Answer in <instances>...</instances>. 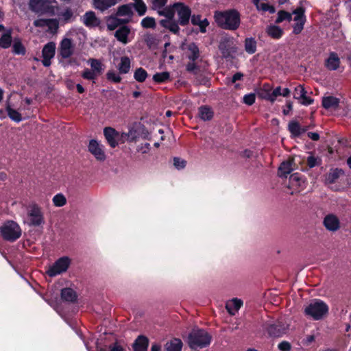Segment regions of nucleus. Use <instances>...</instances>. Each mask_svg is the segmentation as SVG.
Segmentation results:
<instances>
[{
  "instance_id": "nucleus-57",
  "label": "nucleus",
  "mask_w": 351,
  "mask_h": 351,
  "mask_svg": "<svg viewBox=\"0 0 351 351\" xmlns=\"http://www.w3.org/2000/svg\"><path fill=\"white\" fill-rule=\"evenodd\" d=\"M13 46V52L18 55H24L25 53L26 49L25 48V45H12Z\"/></svg>"
},
{
  "instance_id": "nucleus-28",
  "label": "nucleus",
  "mask_w": 351,
  "mask_h": 351,
  "mask_svg": "<svg viewBox=\"0 0 351 351\" xmlns=\"http://www.w3.org/2000/svg\"><path fill=\"white\" fill-rule=\"evenodd\" d=\"M191 23L194 25L199 27L201 32L204 33L209 23L206 19H202L200 15H193L191 16Z\"/></svg>"
},
{
  "instance_id": "nucleus-53",
  "label": "nucleus",
  "mask_w": 351,
  "mask_h": 351,
  "mask_svg": "<svg viewBox=\"0 0 351 351\" xmlns=\"http://www.w3.org/2000/svg\"><path fill=\"white\" fill-rule=\"evenodd\" d=\"M12 41V40L10 31H8L4 33L0 38V44H11Z\"/></svg>"
},
{
  "instance_id": "nucleus-59",
  "label": "nucleus",
  "mask_w": 351,
  "mask_h": 351,
  "mask_svg": "<svg viewBox=\"0 0 351 351\" xmlns=\"http://www.w3.org/2000/svg\"><path fill=\"white\" fill-rule=\"evenodd\" d=\"M263 11H269L270 13H274L275 12V9L273 6H271L267 3H259V9Z\"/></svg>"
},
{
  "instance_id": "nucleus-61",
  "label": "nucleus",
  "mask_w": 351,
  "mask_h": 351,
  "mask_svg": "<svg viewBox=\"0 0 351 351\" xmlns=\"http://www.w3.org/2000/svg\"><path fill=\"white\" fill-rule=\"evenodd\" d=\"M109 351H124V349L116 341L109 346Z\"/></svg>"
},
{
  "instance_id": "nucleus-23",
  "label": "nucleus",
  "mask_w": 351,
  "mask_h": 351,
  "mask_svg": "<svg viewBox=\"0 0 351 351\" xmlns=\"http://www.w3.org/2000/svg\"><path fill=\"white\" fill-rule=\"evenodd\" d=\"M293 162L291 160L283 161L278 167V175L280 178H287L293 171L292 165Z\"/></svg>"
},
{
  "instance_id": "nucleus-54",
  "label": "nucleus",
  "mask_w": 351,
  "mask_h": 351,
  "mask_svg": "<svg viewBox=\"0 0 351 351\" xmlns=\"http://www.w3.org/2000/svg\"><path fill=\"white\" fill-rule=\"evenodd\" d=\"M186 70L189 73H196L199 70V66L195 62L190 61L186 65Z\"/></svg>"
},
{
  "instance_id": "nucleus-31",
  "label": "nucleus",
  "mask_w": 351,
  "mask_h": 351,
  "mask_svg": "<svg viewBox=\"0 0 351 351\" xmlns=\"http://www.w3.org/2000/svg\"><path fill=\"white\" fill-rule=\"evenodd\" d=\"M183 343L180 339H173L167 342L165 346V351H182Z\"/></svg>"
},
{
  "instance_id": "nucleus-22",
  "label": "nucleus",
  "mask_w": 351,
  "mask_h": 351,
  "mask_svg": "<svg viewBox=\"0 0 351 351\" xmlns=\"http://www.w3.org/2000/svg\"><path fill=\"white\" fill-rule=\"evenodd\" d=\"M120 0H93V7L100 11H104L116 5Z\"/></svg>"
},
{
  "instance_id": "nucleus-46",
  "label": "nucleus",
  "mask_w": 351,
  "mask_h": 351,
  "mask_svg": "<svg viewBox=\"0 0 351 351\" xmlns=\"http://www.w3.org/2000/svg\"><path fill=\"white\" fill-rule=\"evenodd\" d=\"M53 203L56 206L61 207L66 204V199L62 193H58L53 197Z\"/></svg>"
},
{
  "instance_id": "nucleus-51",
  "label": "nucleus",
  "mask_w": 351,
  "mask_h": 351,
  "mask_svg": "<svg viewBox=\"0 0 351 351\" xmlns=\"http://www.w3.org/2000/svg\"><path fill=\"white\" fill-rule=\"evenodd\" d=\"M186 161L178 157H174L173 165L178 169H184L186 167Z\"/></svg>"
},
{
  "instance_id": "nucleus-52",
  "label": "nucleus",
  "mask_w": 351,
  "mask_h": 351,
  "mask_svg": "<svg viewBox=\"0 0 351 351\" xmlns=\"http://www.w3.org/2000/svg\"><path fill=\"white\" fill-rule=\"evenodd\" d=\"M255 99L256 95L254 93H249L243 97V102L248 106L252 105L255 102Z\"/></svg>"
},
{
  "instance_id": "nucleus-63",
  "label": "nucleus",
  "mask_w": 351,
  "mask_h": 351,
  "mask_svg": "<svg viewBox=\"0 0 351 351\" xmlns=\"http://www.w3.org/2000/svg\"><path fill=\"white\" fill-rule=\"evenodd\" d=\"M243 77V74L242 73L237 72L235 74H234L233 76L232 77L231 82L235 83L237 81L242 80Z\"/></svg>"
},
{
  "instance_id": "nucleus-41",
  "label": "nucleus",
  "mask_w": 351,
  "mask_h": 351,
  "mask_svg": "<svg viewBox=\"0 0 351 351\" xmlns=\"http://www.w3.org/2000/svg\"><path fill=\"white\" fill-rule=\"evenodd\" d=\"M74 45H61L60 54L62 58H69L73 53Z\"/></svg>"
},
{
  "instance_id": "nucleus-33",
  "label": "nucleus",
  "mask_w": 351,
  "mask_h": 351,
  "mask_svg": "<svg viewBox=\"0 0 351 351\" xmlns=\"http://www.w3.org/2000/svg\"><path fill=\"white\" fill-rule=\"evenodd\" d=\"M130 29L128 27L123 26L115 32L114 36L119 42L126 43L128 42V36L130 34Z\"/></svg>"
},
{
  "instance_id": "nucleus-32",
  "label": "nucleus",
  "mask_w": 351,
  "mask_h": 351,
  "mask_svg": "<svg viewBox=\"0 0 351 351\" xmlns=\"http://www.w3.org/2000/svg\"><path fill=\"white\" fill-rule=\"evenodd\" d=\"M117 14V16H125V19H123L122 21L124 23H127L130 21L132 16V8L128 5H121L119 8Z\"/></svg>"
},
{
  "instance_id": "nucleus-17",
  "label": "nucleus",
  "mask_w": 351,
  "mask_h": 351,
  "mask_svg": "<svg viewBox=\"0 0 351 351\" xmlns=\"http://www.w3.org/2000/svg\"><path fill=\"white\" fill-rule=\"evenodd\" d=\"M104 134L111 147L114 148L118 145L116 138L119 136V133L115 129L111 127H106L104 130Z\"/></svg>"
},
{
  "instance_id": "nucleus-1",
  "label": "nucleus",
  "mask_w": 351,
  "mask_h": 351,
  "mask_svg": "<svg viewBox=\"0 0 351 351\" xmlns=\"http://www.w3.org/2000/svg\"><path fill=\"white\" fill-rule=\"evenodd\" d=\"M214 19L217 25L225 29L235 30L240 25V15L236 10L217 11Z\"/></svg>"
},
{
  "instance_id": "nucleus-58",
  "label": "nucleus",
  "mask_w": 351,
  "mask_h": 351,
  "mask_svg": "<svg viewBox=\"0 0 351 351\" xmlns=\"http://www.w3.org/2000/svg\"><path fill=\"white\" fill-rule=\"evenodd\" d=\"M315 340V337L313 335H307L302 341L303 346H308Z\"/></svg>"
},
{
  "instance_id": "nucleus-26",
  "label": "nucleus",
  "mask_w": 351,
  "mask_h": 351,
  "mask_svg": "<svg viewBox=\"0 0 351 351\" xmlns=\"http://www.w3.org/2000/svg\"><path fill=\"white\" fill-rule=\"evenodd\" d=\"M160 24L162 27L168 29L170 32L173 34H178L180 31V27L178 26V21L176 22L174 19H161L160 21Z\"/></svg>"
},
{
  "instance_id": "nucleus-43",
  "label": "nucleus",
  "mask_w": 351,
  "mask_h": 351,
  "mask_svg": "<svg viewBox=\"0 0 351 351\" xmlns=\"http://www.w3.org/2000/svg\"><path fill=\"white\" fill-rule=\"evenodd\" d=\"M133 5L139 15L142 16L145 14L147 7L142 0H136Z\"/></svg>"
},
{
  "instance_id": "nucleus-14",
  "label": "nucleus",
  "mask_w": 351,
  "mask_h": 351,
  "mask_svg": "<svg viewBox=\"0 0 351 351\" xmlns=\"http://www.w3.org/2000/svg\"><path fill=\"white\" fill-rule=\"evenodd\" d=\"M56 53V45H44L42 51V63L45 67L51 64V60L53 58Z\"/></svg>"
},
{
  "instance_id": "nucleus-36",
  "label": "nucleus",
  "mask_w": 351,
  "mask_h": 351,
  "mask_svg": "<svg viewBox=\"0 0 351 351\" xmlns=\"http://www.w3.org/2000/svg\"><path fill=\"white\" fill-rule=\"evenodd\" d=\"M170 80V73L167 71L156 73L153 75V80L156 84L165 83Z\"/></svg>"
},
{
  "instance_id": "nucleus-62",
  "label": "nucleus",
  "mask_w": 351,
  "mask_h": 351,
  "mask_svg": "<svg viewBox=\"0 0 351 351\" xmlns=\"http://www.w3.org/2000/svg\"><path fill=\"white\" fill-rule=\"evenodd\" d=\"M293 109V103L291 101H287L286 104V108L283 109L282 113L285 115L289 114L290 111Z\"/></svg>"
},
{
  "instance_id": "nucleus-10",
  "label": "nucleus",
  "mask_w": 351,
  "mask_h": 351,
  "mask_svg": "<svg viewBox=\"0 0 351 351\" xmlns=\"http://www.w3.org/2000/svg\"><path fill=\"white\" fill-rule=\"evenodd\" d=\"M293 14L295 15L293 25V32L295 34H300L304 28V25L306 21L304 16V9L300 7L293 11Z\"/></svg>"
},
{
  "instance_id": "nucleus-5",
  "label": "nucleus",
  "mask_w": 351,
  "mask_h": 351,
  "mask_svg": "<svg viewBox=\"0 0 351 351\" xmlns=\"http://www.w3.org/2000/svg\"><path fill=\"white\" fill-rule=\"evenodd\" d=\"M28 218L29 226L38 227L45 223L44 215L41 208L36 204H33L29 206Z\"/></svg>"
},
{
  "instance_id": "nucleus-20",
  "label": "nucleus",
  "mask_w": 351,
  "mask_h": 351,
  "mask_svg": "<svg viewBox=\"0 0 351 351\" xmlns=\"http://www.w3.org/2000/svg\"><path fill=\"white\" fill-rule=\"evenodd\" d=\"M149 339L143 335L137 337L132 344L134 351H147L149 346Z\"/></svg>"
},
{
  "instance_id": "nucleus-16",
  "label": "nucleus",
  "mask_w": 351,
  "mask_h": 351,
  "mask_svg": "<svg viewBox=\"0 0 351 351\" xmlns=\"http://www.w3.org/2000/svg\"><path fill=\"white\" fill-rule=\"evenodd\" d=\"M185 51V56L190 61L195 62L199 58V50L197 45H181Z\"/></svg>"
},
{
  "instance_id": "nucleus-39",
  "label": "nucleus",
  "mask_w": 351,
  "mask_h": 351,
  "mask_svg": "<svg viewBox=\"0 0 351 351\" xmlns=\"http://www.w3.org/2000/svg\"><path fill=\"white\" fill-rule=\"evenodd\" d=\"M147 72L142 67L137 68L134 73V78L138 82H143L147 77Z\"/></svg>"
},
{
  "instance_id": "nucleus-45",
  "label": "nucleus",
  "mask_w": 351,
  "mask_h": 351,
  "mask_svg": "<svg viewBox=\"0 0 351 351\" xmlns=\"http://www.w3.org/2000/svg\"><path fill=\"white\" fill-rule=\"evenodd\" d=\"M90 66L93 71H94L97 75H99L101 73L103 70L101 62L97 59H91Z\"/></svg>"
},
{
  "instance_id": "nucleus-27",
  "label": "nucleus",
  "mask_w": 351,
  "mask_h": 351,
  "mask_svg": "<svg viewBox=\"0 0 351 351\" xmlns=\"http://www.w3.org/2000/svg\"><path fill=\"white\" fill-rule=\"evenodd\" d=\"M60 295L62 300L66 302H75L77 298L76 292L71 288L62 289Z\"/></svg>"
},
{
  "instance_id": "nucleus-25",
  "label": "nucleus",
  "mask_w": 351,
  "mask_h": 351,
  "mask_svg": "<svg viewBox=\"0 0 351 351\" xmlns=\"http://www.w3.org/2000/svg\"><path fill=\"white\" fill-rule=\"evenodd\" d=\"M198 115L204 121H210L213 118L214 112L209 106L204 105L199 107Z\"/></svg>"
},
{
  "instance_id": "nucleus-48",
  "label": "nucleus",
  "mask_w": 351,
  "mask_h": 351,
  "mask_svg": "<svg viewBox=\"0 0 351 351\" xmlns=\"http://www.w3.org/2000/svg\"><path fill=\"white\" fill-rule=\"evenodd\" d=\"M81 75L84 79L88 80H95L97 76V73L89 69H85Z\"/></svg>"
},
{
  "instance_id": "nucleus-60",
  "label": "nucleus",
  "mask_w": 351,
  "mask_h": 351,
  "mask_svg": "<svg viewBox=\"0 0 351 351\" xmlns=\"http://www.w3.org/2000/svg\"><path fill=\"white\" fill-rule=\"evenodd\" d=\"M300 99L302 100L300 104L304 106H309L314 102V99L311 97H307L306 95H304V97H302Z\"/></svg>"
},
{
  "instance_id": "nucleus-29",
  "label": "nucleus",
  "mask_w": 351,
  "mask_h": 351,
  "mask_svg": "<svg viewBox=\"0 0 351 351\" xmlns=\"http://www.w3.org/2000/svg\"><path fill=\"white\" fill-rule=\"evenodd\" d=\"M243 304V302L241 299L235 298L231 300V304H226V309L230 315H234Z\"/></svg>"
},
{
  "instance_id": "nucleus-35",
  "label": "nucleus",
  "mask_w": 351,
  "mask_h": 351,
  "mask_svg": "<svg viewBox=\"0 0 351 351\" xmlns=\"http://www.w3.org/2000/svg\"><path fill=\"white\" fill-rule=\"evenodd\" d=\"M289 183L293 186H302L304 183V180L301 173H294L289 177Z\"/></svg>"
},
{
  "instance_id": "nucleus-6",
  "label": "nucleus",
  "mask_w": 351,
  "mask_h": 351,
  "mask_svg": "<svg viewBox=\"0 0 351 351\" xmlns=\"http://www.w3.org/2000/svg\"><path fill=\"white\" fill-rule=\"evenodd\" d=\"M71 264V259L67 256H63L58 258L51 267L47 271V274L50 277H54L63 272H65Z\"/></svg>"
},
{
  "instance_id": "nucleus-8",
  "label": "nucleus",
  "mask_w": 351,
  "mask_h": 351,
  "mask_svg": "<svg viewBox=\"0 0 351 351\" xmlns=\"http://www.w3.org/2000/svg\"><path fill=\"white\" fill-rule=\"evenodd\" d=\"M55 3V0H30L29 6L33 12L44 13L51 12Z\"/></svg>"
},
{
  "instance_id": "nucleus-42",
  "label": "nucleus",
  "mask_w": 351,
  "mask_h": 351,
  "mask_svg": "<svg viewBox=\"0 0 351 351\" xmlns=\"http://www.w3.org/2000/svg\"><path fill=\"white\" fill-rule=\"evenodd\" d=\"M292 14H293L289 13V12L284 11V10H280L278 12V17L276 20V23H280L285 20L291 21L292 20Z\"/></svg>"
},
{
  "instance_id": "nucleus-24",
  "label": "nucleus",
  "mask_w": 351,
  "mask_h": 351,
  "mask_svg": "<svg viewBox=\"0 0 351 351\" xmlns=\"http://www.w3.org/2000/svg\"><path fill=\"white\" fill-rule=\"evenodd\" d=\"M83 23L88 27H96L100 23L99 19L93 11L87 12L83 16Z\"/></svg>"
},
{
  "instance_id": "nucleus-55",
  "label": "nucleus",
  "mask_w": 351,
  "mask_h": 351,
  "mask_svg": "<svg viewBox=\"0 0 351 351\" xmlns=\"http://www.w3.org/2000/svg\"><path fill=\"white\" fill-rule=\"evenodd\" d=\"M154 9H160L167 3V0H151Z\"/></svg>"
},
{
  "instance_id": "nucleus-49",
  "label": "nucleus",
  "mask_w": 351,
  "mask_h": 351,
  "mask_svg": "<svg viewBox=\"0 0 351 351\" xmlns=\"http://www.w3.org/2000/svg\"><path fill=\"white\" fill-rule=\"evenodd\" d=\"M141 25L145 28H154L156 26L155 19L152 17H145L141 21Z\"/></svg>"
},
{
  "instance_id": "nucleus-19",
  "label": "nucleus",
  "mask_w": 351,
  "mask_h": 351,
  "mask_svg": "<svg viewBox=\"0 0 351 351\" xmlns=\"http://www.w3.org/2000/svg\"><path fill=\"white\" fill-rule=\"evenodd\" d=\"M344 176L345 171L342 169L332 168L326 175V182L328 184H334L337 182L341 177Z\"/></svg>"
},
{
  "instance_id": "nucleus-3",
  "label": "nucleus",
  "mask_w": 351,
  "mask_h": 351,
  "mask_svg": "<svg viewBox=\"0 0 351 351\" xmlns=\"http://www.w3.org/2000/svg\"><path fill=\"white\" fill-rule=\"evenodd\" d=\"M328 313V305L321 300H314L304 308L305 315L314 320L322 319Z\"/></svg>"
},
{
  "instance_id": "nucleus-2",
  "label": "nucleus",
  "mask_w": 351,
  "mask_h": 351,
  "mask_svg": "<svg viewBox=\"0 0 351 351\" xmlns=\"http://www.w3.org/2000/svg\"><path fill=\"white\" fill-rule=\"evenodd\" d=\"M212 336L204 329L194 328L188 336V344L192 350L204 348L211 342Z\"/></svg>"
},
{
  "instance_id": "nucleus-21",
  "label": "nucleus",
  "mask_w": 351,
  "mask_h": 351,
  "mask_svg": "<svg viewBox=\"0 0 351 351\" xmlns=\"http://www.w3.org/2000/svg\"><path fill=\"white\" fill-rule=\"evenodd\" d=\"M340 99L334 96H326L322 98V106L326 110L337 109L339 106Z\"/></svg>"
},
{
  "instance_id": "nucleus-30",
  "label": "nucleus",
  "mask_w": 351,
  "mask_h": 351,
  "mask_svg": "<svg viewBox=\"0 0 351 351\" xmlns=\"http://www.w3.org/2000/svg\"><path fill=\"white\" fill-rule=\"evenodd\" d=\"M288 130L293 137H299L304 133V130H302L301 125L296 121H291L289 123Z\"/></svg>"
},
{
  "instance_id": "nucleus-64",
  "label": "nucleus",
  "mask_w": 351,
  "mask_h": 351,
  "mask_svg": "<svg viewBox=\"0 0 351 351\" xmlns=\"http://www.w3.org/2000/svg\"><path fill=\"white\" fill-rule=\"evenodd\" d=\"M307 136L308 138H310L311 140L314 141H318L320 138L319 134L317 132H308L307 133Z\"/></svg>"
},
{
  "instance_id": "nucleus-40",
  "label": "nucleus",
  "mask_w": 351,
  "mask_h": 351,
  "mask_svg": "<svg viewBox=\"0 0 351 351\" xmlns=\"http://www.w3.org/2000/svg\"><path fill=\"white\" fill-rule=\"evenodd\" d=\"M267 32L269 36L274 38H279L282 35V29L276 25L269 26L267 29Z\"/></svg>"
},
{
  "instance_id": "nucleus-18",
  "label": "nucleus",
  "mask_w": 351,
  "mask_h": 351,
  "mask_svg": "<svg viewBox=\"0 0 351 351\" xmlns=\"http://www.w3.org/2000/svg\"><path fill=\"white\" fill-rule=\"evenodd\" d=\"M340 58L335 52H330L329 56L325 61V66L329 71H336L340 66Z\"/></svg>"
},
{
  "instance_id": "nucleus-13",
  "label": "nucleus",
  "mask_w": 351,
  "mask_h": 351,
  "mask_svg": "<svg viewBox=\"0 0 351 351\" xmlns=\"http://www.w3.org/2000/svg\"><path fill=\"white\" fill-rule=\"evenodd\" d=\"M221 56L226 61H232L239 53L236 45H219Z\"/></svg>"
},
{
  "instance_id": "nucleus-44",
  "label": "nucleus",
  "mask_w": 351,
  "mask_h": 351,
  "mask_svg": "<svg viewBox=\"0 0 351 351\" xmlns=\"http://www.w3.org/2000/svg\"><path fill=\"white\" fill-rule=\"evenodd\" d=\"M307 92L305 90L304 86L300 84L296 86L293 92V97L297 100H300L302 97H304V95H306Z\"/></svg>"
},
{
  "instance_id": "nucleus-56",
  "label": "nucleus",
  "mask_w": 351,
  "mask_h": 351,
  "mask_svg": "<svg viewBox=\"0 0 351 351\" xmlns=\"http://www.w3.org/2000/svg\"><path fill=\"white\" fill-rule=\"evenodd\" d=\"M278 348L281 351H290L291 346L288 341H283L278 344Z\"/></svg>"
},
{
  "instance_id": "nucleus-11",
  "label": "nucleus",
  "mask_w": 351,
  "mask_h": 351,
  "mask_svg": "<svg viewBox=\"0 0 351 351\" xmlns=\"http://www.w3.org/2000/svg\"><path fill=\"white\" fill-rule=\"evenodd\" d=\"M34 25L51 34H53L58 28V22L56 19H37L34 21Z\"/></svg>"
},
{
  "instance_id": "nucleus-7",
  "label": "nucleus",
  "mask_w": 351,
  "mask_h": 351,
  "mask_svg": "<svg viewBox=\"0 0 351 351\" xmlns=\"http://www.w3.org/2000/svg\"><path fill=\"white\" fill-rule=\"evenodd\" d=\"M174 10L178 15V23L182 26L186 25L189 23L191 16V10L190 8L183 3L178 2L173 4Z\"/></svg>"
},
{
  "instance_id": "nucleus-47",
  "label": "nucleus",
  "mask_w": 351,
  "mask_h": 351,
  "mask_svg": "<svg viewBox=\"0 0 351 351\" xmlns=\"http://www.w3.org/2000/svg\"><path fill=\"white\" fill-rule=\"evenodd\" d=\"M322 163V160L318 157H315L313 155L308 156L306 160L307 166L309 168H313L316 166H319Z\"/></svg>"
},
{
  "instance_id": "nucleus-9",
  "label": "nucleus",
  "mask_w": 351,
  "mask_h": 351,
  "mask_svg": "<svg viewBox=\"0 0 351 351\" xmlns=\"http://www.w3.org/2000/svg\"><path fill=\"white\" fill-rule=\"evenodd\" d=\"M287 326L282 322H276L274 324H268L266 326V330L271 337L278 338L285 335L287 332Z\"/></svg>"
},
{
  "instance_id": "nucleus-50",
  "label": "nucleus",
  "mask_w": 351,
  "mask_h": 351,
  "mask_svg": "<svg viewBox=\"0 0 351 351\" xmlns=\"http://www.w3.org/2000/svg\"><path fill=\"white\" fill-rule=\"evenodd\" d=\"M106 78L114 83H119L121 81V77L119 75L115 73L113 71H109L106 73Z\"/></svg>"
},
{
  "instance_id": "nucleus-38",
  "label": "nucleus",
  "mask_w": 351,
  "mask_h": 351,
  "mask_svg": "<svg viewBox=\"0 0 351 351\" xmlns=\"http://www.w3.org/2000/svg\"><path fill=\"white\" fill-rule=\"evenodd\" d=\"M158 13L160 16H164L165 17V19H173L176 13V10H174L173 8V4L171 6L166 7L162 10H158Z\"/></svg>"
},
{
  "instance_id": "nucleus-4",
  "label": "nucleus",
  "mask_w": 351,
  "mask_h": 351,
  "mask_svg": "<svg viewBox=\"0 0 351 351\" xmlns=\"http://www.w3.org/2000/svg\"><path fill=\"white\" fill-rule=\"evenodd\" d=\"M0 232L3 239L8 241H15L21 236L20 226L13 221H8L0 228Z\"/></svg>"
},
{
  "instance_id": "nucleus-15",
  "label": "nucleus",
  "mask_w": 351,
  "mask_h": 351,
  "mask_svg": "<svg viewBox=\"0 0 351 351\" xmlns=\"http://www.w3.org/2000/svg\"><path fill=\"white\" fill-rule=\"evenodd\" d=\"M323 223L328 230L332 232L337 231L340 228V221L333 214L327 215L324 219Z\"/></svg>"
},
{
  "instance_id": "nucleus-12",
  "label": "nucleus",
  "mask_w": 351,
  "mask_h": 351,
  "mask_svg": "<svg viewBox=\"0 0 351 351\" xmlns=\"http://www.w3.org/2000/svg\"><path fill=\"white\" fill-rule=\"evenodd\" d=\"M88 151L95 156V158L99 161H104L106 159V154L104 151L102 149L101 146L98 142L92 139L89 141L88 146Z\"/></svg>"
},
{
  "instance_id": "nucleus-37",
  "label": "nucleus",
  "mask_w": 351,
  "mask_h": 351,
  "mask_svg": "<svg viewBox=\"0 0 351 351\" xmlns=\"http://www.w3.org/2000/svg\"><path fill=\"white\" fill-rule=\"evenodd\" d=\"M5 110L11 120L16 123H19L22 121L21 114L17 110L12 108L9 104L6 106Z\"/></svg>"
},
{
  "instance_id": "nucleus-34",
  "label": "nucleus",
  "mask_w": 351,
  "mask_h": 351,
  "mask_svg": "<svg viewBox=\"0 0 351 351\" xmlns=\"http://www.w3.org/2000/svg\"><path fill=\"white\" fill-rule=\"evenodd\" d=\"M131 67V61L128 56L121 58V62L118 65V69L121 74H126L129 73Z\"/></svg>"
}]
</instances>
